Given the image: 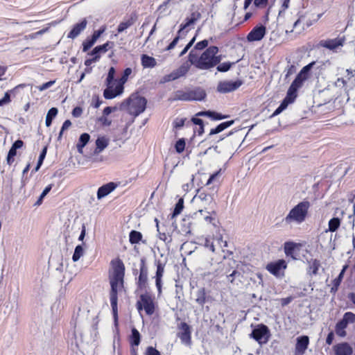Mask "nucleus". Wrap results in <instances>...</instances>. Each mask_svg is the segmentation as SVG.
Wrapping results in <instances>:
<instances>
[{"label":"nucleus","mask_w":355,"mask_h":355,"mask_svg":"<svg viewBox=\"0 0 355 355\" xmlns=\"http://www.w3.org/2000/svg\"><path fill=\"white\" fill-rule=\"evenodd\" d=\"M218 51L217 46H211L199 56L193 50H191L189 54V61L199 69H210L220 64L222 60L223 56L218 54Z\"/></svg>","instance_id":"nucleus-1"},{"label":"nucleus","mask_w":355,"mask_h":355,"mask_svg":"<svg viewBox=\"0 0 355 355\" xmlns=\"http://www.w3.org/2000/svg\"><path fill=\"white\" fill-rule=\"evenodd\" d=\"M112 270L110 272V282L111 285L110 304L114 311L117 309V293L123 287V278L125 266L120 259L112 261Z\"/></svg>","instance_id":"nucleus-2"},{"label":"nucleus","mask_w":355,"mask_h":355,"mask_svg":"<svg viewBox=\"0 0 355 355\" xmlns=\"http://www.w3.org/2000/svg\"><path fill=\"white\" fill-rule=\"evenodd\" d=\"M309 208V202L303 201L295 206L285 217L286 224L295 223L300 224L305 220Z\"/></svg>","instance_id":"nucleus-3"},{"label":"nucleus","mask_w":355,"mask_h":355,"mask_svg":"<svg viewBox=\"0 0 355 355\" xmlns=\"http://www.w3.org/2000/svg\"><path fill=\"white\" fill-rule=\"evenodd\" d=\"M200 14L198 12H192L189 17L185 19V22L180 25L178 35L167 46L166 50L169 51L175 48L180 38L185 37L187 33L193 28V25L200 18Z\"/></svg>","instance_id":"nucleus-4"},{"label":"nucleus","mask_w":355,"mask_h":355,"mask_svg":"<svg viewBox=\"0 0 355 355\" xmlns=\"http://www.w3.org/2000/svg\"><path fill=\"white\" fill-rule=\"evenodd\" d=\"M206 96L205 92L200 88L187 90V91H178L175 93V98L180 101H202Z\"/></svg>","instance_id":"nucleus-5"},{"label":"nucleus","mask_w":355,"mask_h":355,"mask_svg":"<svg viewBox=\"0 0 355 355\" xmlns=\"http://www.w3.org/2000/svg\"><path fill=\"white\" fill-rule=\"evenodd\" d=\"M146 105L145 98L139 96H132L128 99V110L130 114L135 116L142 113Z\"/></svg>","instance_id":"nucleus-6"},{"label":"nucleus","mask_w":355,"mask_h":355,"mask_svg":"<svg viewBox=\"0 0 355 355\" xmlns=\"http://www.w3.org/2000/svg\"><path fill=\"white\" fill-rule=\"evenodd\" d=\"M192 201L198 205L199 209L204 210L214 209L216 205L213 196L204 192L195 196Z\"/></svg>","instance_id":"nucleus-7"},{"label":"nucleus","mask_w":355,"mask_h":355,"mask_svg":"<svg viewBox=\"0 0 355 355\" xmlns=\"http://www.w3.org/2000/svg\"><path fill=\"white\" fill-rule=\"evenodd\" d=\"M300 88L295 84V83H292L291 85L288 89L286 96L282 101V103L280 104V105L275 110V111L273 112L272 116H277L283 110H284L288 104L292 103L294 102L295 99L297 97V91Z\"/></svg>","instance_id":"nucleus-8"},{"label":"nucleus","mask_w":355,"mask_h":355,"mask_svg":"<svg viewBox=\"0 0 355 355\" xmlns=\"http://www.w3.org/2000/svg\"><path fill=\"white\" fill-rule=\"evenodd\" d=\"M345 40V36L337 37L334 39L322 40L320 41L319 45L334 52H337L344 46Z\"/></svg>","instance_id":"nucleus-9"},{"label":"nucleus","mask_w":355,"mask_h":355,"mask_svg":"<svg viewBox=\"0 0 355 355\" xmlns=\"http://www.w3.org/2000/svg\"><path fill=\"white\" fill-rule=\"evenodd\" d=\"M139 311L142 309L148 315H152L154 313L155 306L152 297L148 293L142 294L139 300L137 303Z\"/></svg>","instance_id":"nucleus-10"},{"label":"nucleus","mask_w":355,"mask_h":355,"mask_svg":"<svg viewBox=\"0 0 355 355\" xmlns=\"http://www.w3.org/2000/svg\"><path fill=\"white\" fill-rule=\"evenodd\" d=\"M106 85L107 88L103 92V96L106 99L114 98L123 92L124 87L121 84H116V83H113L110 84L106 83Z\"/></svg>","instance_id":"nucleus-11"},{"label":"nucleus","mask_w":355,"mask_h":355,"mask_svg":"<svg viewBox=\"0 0 355 355\" xmlns=\"http://www.w3.org/2000/svg\"><path fill=\"white\" fill-rule=\"evenodd\" d=\"M191 327L186 322H182L178 326V336L182 343L189 345L191 343Z\"/></svg>","instance_id":"nucleus-12"},{"label":"nucleus","mask_w":355,"mask_h":355,"mask_svg":"<svg viewBox=\"0 0 355 355\" xmlns=\"http://www.w3.org/2000/svg\"><path fill=\"white\" fill-rule=\"evenodd\" d=\"M242 81L237 80L235 81L233 80H227L219 83L217 87V90L221 93H227L238 89L241 85Z\"/></svg>","instance_id":"nucleus-13"},{"label":"nucleus","mask_w":355,"mask_h":355,"mask_svg":"<svg viewBox=\"0 0 355 355\" xmlns=\"http://www.w3.org/2000/svg\"><path fill=\"white\" fill-rule=\"evenodd\" d=\"M251 335L259 343H266L268 340V329L266 325L262 324L254 329Z\"/></svg>","instance_id":"nucleus-14"},{"label":"nucleus","mask_w":355,"mask_h":355,"mask_svg":"<svg viewBox=\"0 0 355 355\" xmlns=\"http://www.w3.org/2000/svg\"><path fill=\"white\" fill-rule=\"evenodd\" d=\"M190 64L188 62L183 63L178 69L164 77L165 81L175 80L184 76L189 70Z\"/></svg>","instance_id":"nucleus-15"},{"label":"nucleus","mask_w":355,"mask_h":355,"mask_svg":"<svg viewBox=\"0 0 355 355\" xmlns=\"http://www.w3.org/2000/svg\"><path fill=\"white\" fill-rule=\"evenodd\" d=\"M266 28L263 25L255 26L248 35L247 39L249 42L260 41L266 35Z\"/></svg>","instance_id":"nucleus-16"},{"label":"nucleus","mask_w":355,"mask_h":355,"mask_svg":"<svg viewBox=\"0 0 355 355\" xmlns=\"http://www.w3.org/2000/svg\"><path fill=\"white\" fill-rule=\"evenodd\" d=\"M314 64L315 62H312L304 67L294 80L293 83H295L298 87H301L303 82L308 78L309 72Z\"/></svg>","instance_id":"nucleus-17"},{"label":"nucleus","mask_w":355,"mask_h":355,"mask_svg":"<svg viewBox=\"0 0 355 355\" xmlns=\"http://www.w3.org/2000/svg\"><path fill=\"white\" fill-rule=\"evenodd\" d=\"M89 135L87 133H83L80 135L78 143L76 144V148L80 154L83 153V148L87 144V143L89 140ZM82 156L80 155L79 156L76 157V159L77 161V165L80 166L83 164V162L80 161L82 159Z\"/></svg>","instance_id":"nucleus-18"},{"label":"nucleus","mask_w":355,"mask_h":355,"mask_svg":"<svg viewBox=\"0 0 355 355\" xmlns=\"http://www.w3.org/2000/svg\"><path fill=\"white\" fill-rule=\"evenodd\" d=\"M164 267L165 264L162 263L161 261H157V271L155 276V284L158 291L159 295L162 293V279L163 277L164 273Z\"/></svg>","instance_id":"nucleus-19"},{"label":"nucleus","mask_w":355,"mask_h":355,"mask_svg":"<svg viewBox=\"0 0 355 355\" xmlns=\"http://www.w3.org/2000/svg\"><path fill=\"white\" fill-rule=\"evenodd\" d=\"M117 185L114 182H109L105 184L101 187L98 188L97 191V198L98 200L102 199L103 198L109 195L111 192H112L116 188Z\"/></svg>","instance_id":"nucleus-20"},{"label":"nucleus","mask_w":355,"mask_h":355,"mask_svg":"<svg viewBox=\"0 0 355 355\" xmlns=\"http://www.w3.org/2000/svg\"><path fill=\"white\" fill-rule=\"evenodd\" d=\"M309 343V337L303 336L297 338V343L295 346V354H303L307 349Z\"/></svg>","instance_id":"nucleus-21"},{"label":"nucleus","mask_w":355,"mask_h":355,"mask_svg":"<svg viewBox=\"0 0 355 355\" xmlns=\"http://www.w3.org/2000/svg\"><path fill=\"white\" fill-rule=\"evenodd\" d=\"M215 215L214 209H208L204 210L202 209H199L198 211L194 213V215L196 218H200V217H202L205 223L209 224L213 223L215 220L212 215Z\"/></svg>","instance_id":"nucleus-22"},{"label":"nucleus","mask_w":355,"mask_h":355,"mask_svg":"<svg viewBox=\"0 0 355 355\" xmlns=\"http://www.w3.org/2000/svg\"><path fill=\"white\" fill-rule=\"evenodd\" d=\"M286 268V263L284 260H279L275 263H271L267 265L266 269L272 275H278L282 269Z\"/></svg>","instance_id":"nucleus-23"},{"label":"nucleus","mask_w":355,"mask_h":355,"mask_svg":"<svg viewBox=\"0 0 355 355\" xmlns=\"http://www.w3.org/2000/svg\"><path fill=\"white\" fill-rule=\"evenodd\" d=\"M335 355H351L352 347L347 343H340L334 347Z\"/></svg>","instance_id":"nucleus-24"},{"label":"nucleus","mask_w":355,"mask_h":355,"mask_svg":"<svg viewBox=\"0 0 355 355\" xmlns=\"http://www.w3.org/2000/svg\"><path fill=\"white\" fill-rule=\"evenodd\" d=\"M148 280V269L145 266L144 261H142L141 266L140 268L139 275L138 278V286L140 288H144L146 286Z\"/></svg>","instance_id":"nucleus-25"},{"label":"nucleus","mask_w":355,"mask_h":355,"mask_svg":"<svg viewBox=\"0 0 355 355\" xmlns=\"http://www.w3.org/2000/svg\"><path fill=\"white\" fill-rule=\"evenodd\" d=\"M87 24V20L84 19L80 23L76 24L68 35V37L74 38L77 37L86 28Z\"/></svg>","instance_id":"nucleus-26"},{"label":"nucleus","mask_w":355,"mask_h":355,"mask_svg":"<svg viewBox=\"0 0 355 355\" xmlns=\"http://www.w3.org/2000/svg\"><path fill=\"white\" fill-rule=\"evenodd\" d=\"M141 63L144 68H153L157 65L156 60L146 54L141 55Z\"/></svg>","instance_id":"nucleus-27"},{"label":"nucleus","mask_w":355,"mask_h":355,"mask_svg":"<svg viewBox=\"0 0 355 355\" xmlns=\"http://www.w3.org/2000/svg\"><path fill=\"white\" fill-rule=\"evenodd\" d=\"M234 123V121H229L223 122L220 124H219L216 128L211 129L210 130L209 135H215L218 134L225 129L227 128L228 127L231 126Z\"/></svg>","instance_id":"nucleus-28"},{"label":"nucleus","mask_w":355,"mask_h":355,"mask_svg":"<svg viewBox=\"0 0 355 355\" xmlns=\"http://www.w3.org/2000/svg\"><path fill=\"white\" fill-rule=\"evenodd\" d=\"M108 46L109 42H107L103 45L97 46L93 49L90 55L94 56L99 55L101 57V53H105L107 51Z\"/></svg>","instance_id":"nucleus-29"},{"label":"nucleus","mask_w":355,"mask_h":355,"mask_svg":"<svg viewBox=\"0 0 355 355\" xmlns=\"http://www.w3.org/2000/svg\"><path fill=\"white\" fill-rule=\"evenodd\" d=\"M96 151L101 152L104 150L108 145V139L105 137H98L96 141Z\"/></svg>","instance_id":"nucleus-30"},{"label":"nucleus","mask_w":355,"mask_h":355,"mask_svg":"<svg viewBox=\"0 0 355 355\" xmlns=\"http://www.w3.org/2000/svg\"><path fill=\"white\" fill-rule=\"evenodd\" d=\"M340 225V220L338 218H331L328 223V231L334 232L338 230ZM327 230H326V232Z\"/></svg>","instance_id":"nucleus-31"},{"label":"nucleus","mask_w":355,"mask_h":355,"mask_svg":"<svg viewBox=\"0 0 355 355\" xmlns=\"http://www.w3.org/2000/svg\"><path fill=\"white\" fill-rule=\"evenodd\" d=\"M198 116H207L211 117L216 120H221L226 118L225 116L222 115L221 114L207 111V112H200L197 114Z\"/></svg>","instance_id":"nucleus-32"},{"label":"nucleus","mask_w":355,"mask_h":355,"mask_svg":"<svg viewBox=\"0 0 355 355\" xmlns=\"http://www.w3.org/2000/svg\"><path fill=\"white\" fill-rule=\"evenodd\" d=\"M196 302L200 306H203L206 302V293L204 288L199 289L196 292Z\"/></svg>","instance_id":"nucleus-33"},{"label":"nucleus","mask_w":355,"mask_h":355,"mask_svg":"<svg viewBox=\"0 0 355 355\" xmlns=\"http://www.w3.org/2000/svg\"><path fill=\"white\" fill-rule=\"evenodd\" d=\"M52 187H53V184H51L47 185L43 189L42 192L41 193L38 199L37 200V201L35 203V206H40L42 203L44 198L51 191V190L52 189Z\"/></svg>","instance_id":"nucleus-34"},{"label":"nucleus","mask_w":355,"mask_h":355,"mask_svg":"<svg viewBox=\"0 0 355 355\" xmlns=\"http://www.w3.org/2000/svg\"><path fill=\"white\" fill-rule=\"evenodd\" d=\"M130 242L132 244L138 243L142 239V234L141 232L132 230L130 233Z\"/></svg>","instance_id":"nucleus-35"},{"label":"nucleus","mask_w":355,"mask_h":355,"mask_svg":"<svg viewBox=\"0 0 355 355\" xmlns=\"http://www.w3.org/2000/svg\"><path fill=\"white\" fill-rule=\"evenodd\" d=\"M130 343L132 345L135 346H138L140 343V334L135 328L132 329Z\"/></svg>","instance_id":"nucleus-36"},{"label":"nucleus","mask_w":355,"mask_h":355,"mask_svg":"<svg viewBox=\"0 0 355 355\" xmlns=\"http://www.w3.org/2000/svg\"><path fill=\"white\" fill-rule=\"evenodd\" d=\"M320 266V261L317 259H313L309 261V272L313 275H316L318 273V270Z\"/></svg>","instance_id":"nucleus-37"},{"label":"nucleus","mask_w":355,"mask_h":355,"mask_svg":"<svg viewBox=\"0 0 355 355\" xmlns=\"http://www.w3.org/2000/svg\"><path fill=\"white\" fill-rule=\"evenodd\" d=\"M184 208V199L180 198L177 204L175 205V207L174 209L173 213L172 214V217H175L180 214Z\"/></svg>","instance_id":"nucleus-38"},{"label":"nucleus","mask_w":355,"mask_h":355,"mask_svg":"<svg viewBox=\"0 0 355 355\" xmlns=\"http://www.w3.org/2000/svg\"><path fill=\"white\" fill-rule=\"evenodd\" d=\"M17 155V150L13 148L12 147H10V150H8L7 157H6V162L8 165H11L14 161H15V157Z\"/></svg>","instance_id":"nucleus-39"},{"label":"nucleus","mask_w":355,"mask_h":355,"mask_svg":"<svg viewBox=\"0 0 355 355\" xmlns=\"http://www.w3.org/2000/svg\"><path fill=\"white\" fill-rule=\"evenodd\" d=\"M83 248L81 245L76 246L72 257L73 261H77L83 255Z\"/></svg>","instance_id":"nucleus-40"},{"label":"nucleus","mask_w":355,"mask_h":355,"mask_svg":"<svg viewBox=\"0 0 355 355\" xmlns=\"http://www.w3.org/2000/svg\"><path fill=\"white\" fill-rule=\"evenodd\" d=\"M347 266H344V268H343V270H341V272H340L338 277L335 279L334 280V287L331 288L332 290L334 289L335 288V290H337L338 286L340 285L342 279H343V275H344V273H345V270L346 269Z\"/></svg>","instance_id":"nucleus-41"},{"label":"nucleus","mask_w":355,"mask_h":355,"mask_svg":"<svg viewBox=\"0 0 355 355\" xmlns=\"http://www.w3.org/2000/svg\"><path fill=\"white\" fill-rule=\"evenodd\" d=\"M233 64L234 63L230 62H223L220 64H218L217 67V70L220 72H226L231 68Z\"/></svg>","instance_id":"nucleus-42"},{"label":"nucleus","mask_w":355,"mask_h":355,"mask_svg":"<svg viewBox=\"0 0 355 355\" xmlns=\"http://www.w3.org/2000/svg\"><path fill=\"white\" fill-rule=\"evenodd\" d=\"M343 319L347 324L355 322V314L352 312H347L344 314Z\"/></svg>","instance_id":"nucleus-43"},{"label":"nucleus","mask_w":355,"mask_h":355,"mask_svg":"<svg viewBox=\"0 0 355 355\" xmlns=\"http://www.w3.org/2000/svg\"><path fill=\"white\" fill-rule=\"evenodd\" d=\"M11 96L10 94L6 91L4 94V96L3 98H0V107H3L5 105H7L11 102Z\"/></svg>","instance_id":"nucleus-44"},{"label":"nucleus","mask_w":355,"mask_h":355,"mask_svg":"<svg viewBox=\"0 0 355 355\" xmlns=\"http://www.w3.org/2000/svg\"><path fill=\"white\" fill-rule=\"evenodd\" d=\"M175 150L178 153H182L185 148V141L183 139H179L175 146Z\"/></svg>","instance_id":"nucleus-45"},{"label":"nucleus","mask_w":355,"mask_h":355,"mask_svg":"<svg viewBox=\"0 0 355 355\" xmlns=\"http://www.w3.org/2000/svg\"><path fill=\"white\" fill-rule=\"evenodd\" d=\"M55 83V80H51L49 81H47L43 84H42L41 85H39L37 87V88L40 90V91H44L49 88H50L52 85H53Z\"/></svg>","instance_id":"nucleus-46"},{"label":"nucleus","mask_w":355,"mask_h":355,"mask_svg":"<svg viewBox=\"0 0 355 355\" xmlns=\"http://www.w3.org/2000/svg\"><path fill=\"white\" fill-rule=\"evenodd\" d=\"M115 75V69L114 67H110L108 71L107 77L106 79V83H116L115 80H114V77Z\"/></svg>","instance_id":"nucleus-47"},{"label":"nucleus","mask_w":355,"mask_h":355,"mask_svg":"<svg viewBox=\"0 0 355 355\" xmlns=\"http://www.w3.org/2000/svg\"><path fill=\"white\" fill-rule=\"evenodd\" d=\"M131 25H132V22L130 20L120 23L118 26V28H117L118 33H121V32L124 31L128 27H130Z\"/></svg>","instance_id":"nucleus-48"},{"label":"nucleus","mask_w":355,"mask_h":355,"mask_svg":"<svg viewBox=\"0 0 355 355\" xmlns=\"http://www.w3.org/2000/svg\"><path fill=\"white\" fill-rule=\"evenodd\" d=\"M304 22V24H306V27H309L311 26L312 24H313V21H310V20H306V21H304V17H300L293 24V28H297V26L302 23V22Z\"/></svg>","instance_id":"nucleus-49"},{"label":"nucleus","mask_w":355,"mask_h":355,"mask_svg":"<svg viewBox=\"0 0 355 355\" xmlns=\"http://www.w3.org/2000/svg\"><path fill=\"white\" fill-rule=\"evenodd\" d=\"M98 121L103 126H110L112 124V120L105 115L99 117Z\"/></svg>","instance_id":"nucleus-50"},{"label":"nucleus","mask_w":355,"mask_h":355,"mask_svg":"<svg viewBox=\"0 0 355 355\" xmlns=\"http://www.w3.org/2000/svg\"><path fill=\"white\" fill-rule=\"evenodd\" d=\"M295 244L293 242H286L284 244V251L286 254H291L294 250Z\"/></svg>","instance_id":"nucleus-51"},{"label":"nucleus","mask_w":355,"mask_h":355,"mask_svg":"<svg viewBox=\"0 0 355 355\" xmlns=\"http://www.w3.org/2000/svg\"><path fill=\"white\" fill-rule=\"evenodd\" d=\"M209 44V42L208 40H204L202 41H200L199 42H198L195 46H194V49H193L194 51L195 50H202L204 49L205 48H206Z\"/></svg>","instance_id":"nucleus-52"},{"label":"nucleus","mask_w":355,"mask_h":355,"mask_svg":"<svg viewBox=\"0 0 355 355\" xmlns=\"http://www.w3.org/2000/svg\"><path fill=\"white\" fill-rule=\"evenodd\" d=\"M58 108L53 107L49 110L46 117L53 120L55 119V117L56 116V115L58 114Z\"/></svg>","instance_id":"nucleus-53"},{"label":"nucleus","mask_w":355,"mask_h":355,"mask_svg":"<svg viewBox=\"0 0 355 355\" xmlns=\"http://www.w3.org/2000/svg\"><path fill=\"white\" fill-rule=\"evenodd\" d=\"M46 153H47V147L44 146L42 148V150H41L39 157H38V159H37V163L39 164H43L44 160L46 155Z\"/></svg>","instance_id":"nucleus-54"},{"label":"nucleus","mask_w":355,"mask_h":355,"mask_svg":"<svg viewBox=\"0 0 355 355\" xmlns=\"http://www.w3.org/2000/svg\"><path fill=\"white\" fill-rule=\"evenodd\" d=\"M25 86V84H19L14 88H12V89L8 90V92L10 94L12 97H15L17 95L19 89L21 88H24Z\"/></svg>","instance_id":"nucleus-55"},{"label":"nucleus","mask_w":355,"mask_h":355,"mask_svg":"<svg viewBox=\"0 0 355 355\" xmlns=\"http://www.w3.org/2000/svg\"><path fill=\"white\" fill-rule=\"evenodd\" d=\"M196 41V36L192 38V40L187 44V46L184 47V49L182 51V52L180 53V56L184 55L189 49L192 46L193 43Z\"/></svg>","instance_id":"nucleus-56"},{"label":"nucleus","mask_w":355,"mask_h":355,"mask_svg":"<svg viewBox=\"0 0 355 355\" xmlns=\"http://www.w3.org/2000/svg\"><path fill=\"white\" fill-rule=\"evenodd\" d=\"M63 279L61 281V288L60 290V295H59V302L60 303V301L62 298L63 300H64V292L67 289V284H63Z\"/></svg>","instance_id":"nucleus-57"},{"label":"nucleus","mask_w":355,"mask_h":355,"mask_svg":"<svg viewBox=\"0 0 355 355\" xmlns=\"http://www.w3.org/2000/svg\"><path fill=\"white\" fill-rule=\"evenodd\" d=\"M204 245L207 248L209 249L211 252H215L214 243L209 239H205Z\"/></svg>","instance_id":"nucleus-58"},{"label":"nucleus","mask_w":355,"mask_h":355,"mask_svg":"<svg viewBox=\"0 0 355 355\" xmlns=\"http://www.w3.org/2000/svg\"><path fill=\"white\" fill-rule=\"evenodd\" d=\"M95 42H96L92 38L85 41L83 43V51H87L89 49H90L94 44Z\"/></svg>","instance_id":"nucleus-59"},{"label":"nucleus","mask_w":355,"mask_h":355,"mask_svg":"<svg viewBox=\"0 0 355 355\" xmlns=\"http://www.w3.org/2000/svg\"><path fill=\"white\" fill-rule=\"evenodd\" d=\"M24 144V143L21 139H18L12 143L11 147L17 150L18 149H20L23 147Z\"/></svg>","instance_id":"nucleus-60"},{"label":"nucleus","mask_w":355,"mask_h":355,"mask_svg":"<svg viewBox=\"0 0 355 355\" xmlns=\"http://www.w3.org/2000/svg\"><path fill=\"white\" fill-rule=\"evenodd\" d=\"M146 355H161L159 352L153 347H148Z\"/></svg>","instance_id":"nucleus-61"},{"label":"nucleus","mask_w":355,"mask_h":355,"mask_svg":"<svg viewBox=\"0 0 355 355\" xmlns=\"http://www.w3.org/2000/svg\"><path fill=\"white\" fill-rule=\"evenodd\" d=\"M67 130V120H65L62 125L61 129L60 130L58 137V141H60L62 139V137L64 134V132Z\"/></svg>","instance_id":"nucleus-62"},{"label":"nucleus","mask_w":355,"mask_h":355,"mask_svg":"<svg viewBox=\"0 0 355 355\" xmlns=\"http://www.w3.org/2000/svg\"><path fill=\"white\" fill-rule=\"evenodd\" d=\"M93 57L92 58H89V59H87L85 62V64L88 67L89 65H91L92 63L94 62H97L99 58H100V56L99 55H92Z\"/></svg>","instance_id":"nucleus-63"},{"label":"nucleus","mask_w":355,"mask_h":355,"mask_svg":"<svg viewBox=\"0 0 355 355\" xmlns=\"http://www.w3.org/2000/svg\"><path fill=\"white\" fill-rule=\"evenodd\" d=\"M254 3L257 7L263 8L266 6L268 0H254Z\"/></svg>","instance_id":"nucleus-64"}]
</instances>
